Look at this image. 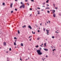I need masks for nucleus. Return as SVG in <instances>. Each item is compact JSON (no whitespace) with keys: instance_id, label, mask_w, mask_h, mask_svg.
I'll return each mask as SVG.
<instances>
[{"instance_id":"obj_1","label":"nucleus","mask_w":61,"mask_h":61,"mask_svg":"<svg viewBox=\"0 0 61 61\" xmlns=\"http://www.w3.org/2000/svg\"><path fill=\"white\" fill-rule=\"evenodd\" d=\"M37 52L38 53V54L39 55H41L42 54V53L41 52V51L40 50H38L37 51Z\"/></svg>"},{"instance_id":"obj_2","label":"nucleus","mask_w":61,"mask_h":61,"mask_svg":"<svg viewBox=\"0 0 61 61\" xmlns=\"http://www.w3.org/2000/svg\"><path fill=\"white\" fill-rule=\"evenodd\" d=\"M22 4L23 5L20 6V8H21L22 7L23 8H25V5H24V4H23V3Z\"/></svg>"},{"instance_id":"obj_3","label":"nucleus","mask_w":61,"mask_h":61,"mask_svg":"<svg viewBox=\"0 0 61 61\" xmlns=\"http://www.w3.org/2000/svg\"><path fill=\"white\" fill-rule=\"evenodd\" d=\"M46 31L47 32V35H48L49 34H48V33H49V32H49V31H50V30H47V29H46Z\"/></svg>"},{"instance_id":"obj_4","label":"nucleus","mask_w":61,"mask_h":61,"mask_svg":"<svg viewBox=\"0 0 61 61\" xmlns=\"http://www.w3.org/2000/svg\"><path fill=\"white\" fill-rule=\"evenodd\" d=\"M28 27L29 28H30V29H32V27L31 26L29 25L28 26Z\"/></svg>"},{"instance_id":"obj_5","label":"nucleus","mask_w":61,"mask_h":61,"mask_svg":"<svg viewBox=\"0 0 61 61\" xmlns=\"http://www.w3.org/2000/svg\"><path fill=\"white\" fill-rule=\"evenodd\" d=\"M43 49L44 50H45V51H48V49H46L44 48Z\"/></svg>"},{"instance_id":"obj_6","label":"nucleus","mask_w":61,"mask_h":61,"mask_svg":"<svg viewBox=\"0 0 61 61\" xmlns=\"http://www.w3.org/2000/svg\"><path fill=\"white\" fill-rule=\"evenodd\" d=\"M3 44L4 45V46H6V42H4L3 43Z\"/></svg>"},{"instance_id":"obj_7","label":"nucleus","mask_w":61,"mask_h":61,"mask_svg":"<svg viewBox=\"0 0 61 61\" xmlns=\"http://www.w3.org/2000/svg\"><path fill=\"white\" fill-rule=\"evenodd\" d=\"M10 6L11 8V7H12V6H13V4L12 3L11 4H10Z\"/></svg>"},{"instance_id":"obj_8","label":"nucleus","mask_w":61,"mask_h":61,"mask_svg":"<svg viewBox=\"0 0 61 61\" xmlns=\"http://www.w3.org/2000/svg\"><path fill=\"white\" fill-rule=\"evenodd\" d=\"M53 17H56V14H54L53 15Z\"/></svg>"},{"instance_id":"obj_9","label":"nucleus","mask_w":61,"mask_h":61,"mask_svg":"<svg viewBox=\"0 0 61 61\" xmlns=\"http://www.w3.org/2000/svg\"><path fill=\"white\" fill-rule=\"evenodd\" d=\"M53 12L54 13V14H55V10H53Z\"/></svg>"},{"instance_id":"obj_10","label":"nucleus","mask_w":61,"mask_h":61,"mask_svg":"<svg viewBox=\"0 0 61 61\" xmlns=\"http://www.w3.org/2000/svg\"><path fill=\"white\" fill-rule=\"evenodd\" d=\"M20 45H21V46H23V43H21Z\"/></svg>"},{"instance_id":"obj_11","label":"nucleus","mask_w":61,"mask_h":61,"mask_svg":"<svg viewBox=\"0 0 61 61\" xmlns=\"http://www.w3.org/2000/svg\"><path fill=\"white\" fill-rule=\"evenodd\" d=\"M2 5H3L5 6V3H3Z\"/></svg>"},{"instance_id":"obj_12","label":"nucleus","mask_w":61,"mask_h":61,"mask_svg":"<svg viewBox=\"0 0 61 61\" xmlns=\"http://www.w3.org/2000/svg\"><path fill=\"white\" fill-rule=\"evenodd\" d=\"M45 4H46V2H44V3H42V4H43V5H45Z\"/></svg>"},{"instance_id":"obj_13","label":"nucleus","mask_w":61,"mask_h":61,"mask_svg":"<svg viewBox=\"0 0 61 61\" xmlns=\"http://www.w3.org/2000/svg\"><path fill=\"white\" fill-rule=\"evenodd\" d=\"M46 9H50V8H49L48 7V8H46Z\"/></svg>"},{"instance_id":"obj_14","label":"nucleus","mask_w":61,"mask_h":61,"mask_svg":"<svg viewBox=\"0 0 61 61\" xmlns=\"http://www.w3.org/2000/svg\"><path fill=\"white\" fill-rule=\"evenodd\" d=\"M26 27L25 25H24V26H22L23 28H24V27Z\"/></svg>"},{"instance_id":"obj_15","label":"nucleus","mask_w":61,"mask_h":61,"mask_svg":"<svg viewBox=\"0 0 61 61\" xmlns=\"http://www.w3.org/2000/svg\"><path fill=\"white\" fill-rule=\"evenodd\" d=\"M9 58H7V61H9V60H8Z\"/></svg>"},{"instance_id":"obj_16","label":"nucleus","mask_w":61,"mask_h":61,"mask_svg":"<svg viewBox=\"0 0 61 61\" xmlns=\"http://www.w3.org/2000/svg\"><path fill=\"white\" fill-rule=\"evenodd\" d=\"M49 1V0H47V1H46V3H48Z\"/></svg>"},{"instance_id":"obj_17","label":"nucleus","mask_w":61,"mask_h":61,"mask_svg":"<svg viewBox=\"0 0 61 61\" xmlns=\"http://www.w3.org/2000/svg\"><path fill=\"white\" fill-rule=\"evenodd\" d=\"M43 30L44 31H45V30H46V29H45V28H43Z\"/></svg>"},{"instance_id":"obj_18","label":"nucleus","mask_w":61,"mask_h":61,"mask_svg":"<svg viewBox=\"0 0 61 61\" xmlns=\"http://www.w3.org/2000/svg\"><path fill=\"white\" fill-rule=\"evenodd\" d=\"M47 12L48 13H50V12L48 10L47 11Z\"/></svg>"},{"instance_id":"obj_19","label":"nucleus","mask_w":61,"mask_h":61,"mask_svg":"<svg viewBox=\"0 0 61 61\" xmlns=\"http://www.w3.org/2000/svg\"><path fill=\"white\" fill-rule=\"evenodd\" d=\"M14 45L15 46L16 45V43L15 42H14Z\"/></svg>"},{"instance_id":"obj_20","label":"nucleus","mask_w":61,"mask_h":61,"mask_svg":"<svg viewBox=\"0 0 61 61\" xmlns=\"http://www.w3.org/2000/svg\"><path fill=\"white\" fill-rule=\"evenodd\" d=\"M18 34H19V33H20V31H19V30H18Z\"/></svg>"},{"instance_id":"obj_21","label":"nucleus","mask_w":61,"mask_h":61,"mask_svg":"<svg viewBox=\"0 0 61 61\" xmlns=\"http://www.w3.org/2000/svg\"><path fill=\"white\" fill-rule=\"evenodd\" d=\"M36 48H37V47H38V46L37 45L36 46Z\"/></svg>"},{"instance_id":"obj_22","label":"nucleus","mask_w":61,"mask_h":61,"mask_svg":"<svg viewBox=\"0 0 61 61\" xmlns=\"http://www.w3.org/2000/svg\"><path fill=\"white\" fill-rule=\"evenodd\" d=\"M53 5H54V7H55V4H53Z\"/></svg>"},{"instance_id":"obj_23","label":"nucleus","mask_w":61,"mask_h":61,"mask_svg":"<svg viewBox=\"0 0 61 61\" xmlns=\"http://www.w3.org/2000/svg\"><path fill=\"white\" fill-rule=\"evenodd\" d=\"M15 10H16V11L17 10V9H15Z\"/></svg>"},{"instance_id":"obj_24","label":"nucleus","mask_w":61,"mask_h":61,"mask_svg":"<svg viewBox=\"0 0 61 61\" xmlns=\"http://www.w3.org/2000/svg\"><path fill=\"white\" fill-rule=\"evenodd\" d=\"M55 50H56V49H54L53 50V51H55Z\"/></svg>"},{"instance_id":"obj_25","label":"nucleus","mask_w":61,"mask_h":61,"mask_svg":"<svg viewBox=\"0 0 61 61\" xmlns=\"http://www.w3.org/2000/svg\"><path fill=\"white\" fill-rule=\"evenodd\" d=\"M9 50L10 51H11V48H10Z\"/></svg>"},{"instance_id":"obj_26","label":"nucleus","mask_w":61,"mask_h":61,"mask_svg":"<svg viewBox=\"0 0 61 61\" xmlns=\"http://www.w3.org/2000/svg\"><path fill=\"white\" fill-rule=\"evenodd\" d=\"M52 38H54L55 37H54V36H52Z\"/></svg>"},{"instance_id":"obj_27","label":"nucleus","mask_w":61,"mask_h":61,"mask_svg":"<svg viewBox=\"0 0 61 61\" xmlns=\"http://www.w3.org/2000/svg\"><path fill=\"white\" fill-rule=\"evenodd\" d=\"M14 39H16V38L15 37H14Z\"/></svg>"},{"instance_id":"obj_28","label":"nucleus","mask_w":61,"mask_h":61,"mask_svg":"<svg viewBox=\"0 0 61 61\" xmlns=\"http://www.w3.org/2000/svg\"><path fill=\"white\" fill-rule=\"evenodd\" d=\"M37 40H39L40 39V38H37Z\"/></svg>"},{"instance_id":"obj_29","label":"nucleus","mask_w":61,"mask_h":61,"mask_svg":"<svg viewBox=\"0 0 61 61\" xmlns=\"http://www.w3.org/2000/svg\"><path fill=\"white\" fill-rule=\"evenodd\" d=\"M13 13V11L12 10L11 11V13Z\"/></svg>"},{"instance_id":"obj_30","label":"nucleus","mask_w":61,"mask_h":61,"mask_svg":"<svg viewBox=\"0 0 61 61\" xmlns=\"http://www.w3.org/2000/svg\"><path fill=\"white\" fill-rule=\"evenodd\" d=\"M42 59L43 61H44L45 60L44 59H43V58H42Z\"/></svg>"},{"instance_id":"obj_31","label":"nucleus","mask_w":61,"mask_h":61,"mask_svg":"<svg viewBox=\"0 0 61 61\" xmlns=\"http://www.w3.org/2000/svg\"><path fill=\"white\" fill-rule=\"evenodd\" d=\"M44 45H45V46H46V43H45Z\"/></svg>"},{"instance_id":"obj_32","label":"nucleus","mask_w":61,"mask_h":61,"mask_svg":"<svg viewBox=\"0 0 61 61\" xmlns=\"http://www.w3.org/2000/svg\"><path fill=\"white\" fill-rule=\"evenodd\" d=\"M55 8L56 9H57V8L56 7Z\"/></svg>"},{"instance_id":"obj_33","label":"nucleus","mask_w":61,"mask_h":61,"mask_svg":"<svg viewBox=\"0 0 61 61\" xmlns=\"http://www.w3.org/2000/svg\"><path fill=\"white\" fill-rule=\"evenodd\" d=\"M57 36H59V35H57Z\"/></svg>"},{"instance_id":"obj_34","label":"nucleus","mask_w":61,"mask_h":61,"mask_svg":"<svg viewBox=\"0 0 61 61\" xmlns=\"http://www.w3.org/2000/svg\"><path fill=\"white\" fill-rule=\"evenodd\" d=\"M30 10H32V8H30Z\"/></svg>"},{"instance_id":"obj_35","label":"nucleus","mask_w":61,"mask_h":61,"mask_svg":"<svg viewBox=\"0 0 61 61\" xmlns=\"http://www.w3.org/2000/svg\"><path fill=\"white\" fill-rule=\"evenodd\" d=\"M37 14H40V12H38L37 13Z\"/></svg>"},{"instance_id":"obj_36","label":"nucleus","mask_w":61,"mask_h":61,"mask_svg":"<svg viewBox=\"0 0 61 61\" xmlns=\"http://www.w3.org/2000/svg\"><path fill=\"white\" fill-rule=\"evenodd\" d=\"M31 1L32 2H34V0H31Z\"/></svg>"},{"instance_id":"obj_37","label":"nucleus","mask_w":61,"mask_h":61,"mask_svg":"<svg viewBox=\"0 0 61 61\" xmlns=\"http://www.w3.org/2000/svg\"><path fill=\"white\" fill-rule=\"evenodd\" d=\"M20 4H23V2H21L20 3Z\"/></svg>"},{"instance_id":"obj_38","label":"nucleus","mask_w":61,"mask_h":61,"mask_svg":"<svg viewBox=\"0 0 61 61\" xmlns=\"http://www.w3.org/2000/svg\"><path fill=\"white\" fill-rule=\"evenodd\" d=\"M40 46H41V47H43V46L42 45H40Z\"/></svg>"},{"instance_id":"obj_39","label":"nucleus","mask_w":61,"mask_h":61,"mask_svg":"<svg viewBox=\"0 0 61 61\" xmlns=\"http://www.w3.org/2000/svg\"><path fill=\"white\" fill-rule=\"evenodd\" d=\"M27 5H29V4L28 3H27Z\"/></svg>"},{"instance_id":"obj_40","label":"nucleus","mask_w":61,"mask_h":61,"mask_svg":"<svg viewBox=\"0 0 61 61\" xmlns=\"http://www.w3.org/2000/svg\"><path fill=\"white\" fill-rule=\"evenodd\" d=\"M15 42H16V40L15 41Z\"/></svg>"},{"instance_id":"obj_41","label":"nucleus","mask_w":61,"mask_h":61,"mask_svg":"<svg viewBox=\"0 0 61 61\" xmlns=\"http://www.w3.org/2000/svg\"><path fill=\"white\" fill-rule=\"evenodd\" d=\"M20 60H21V61L22 60V59L21 58L20 59Z\"/></svg>"},{"instance_id":"obj_42","label":"nucleus","mask_w":61,"mask_h":61,"mask_svg":"<svg viewBox=\"0 0 61 61\" xmlns=\"http://www.w3.org/2000/svg\"><path fill=\"white\" fill-rule=\"evenodd\" d=\"M38 9H40V8H37Z\"/></svg>"},{"instance_id":"obj_43","label":"nucleus","mask_w":61,"mask_h":61,"mask_svg":"<svg viewBox=\"0 0 61 61\" xmlns=\"http://www.w3.org/2000/svg\"><path fill=\"white\" fill-rule=\"evenodd\" d=\"M59 15H60V16H61V14H59Z\"/></svg>"},{"instance_id":"obj_44","label":"nucleus","mask_w":61,"mask_h":61,"mask_svg":"<svg viewBox=\"0 0 61 61\" xmlns=\"http://www.w3.org/2000/svg\"><path fill=\"white\" fill-rule=\"evenodd\" d=\"M31 41V38L30 40V41Z\"/></svg>"},{"instance_id":"obj_45","label":"nucleus","mask_w":61,"mask_h":61,"mask_svg":"<svg viewBox=\"0 0 61 61\" xmlns=\"http://www.w3.org/2000/svg\"><path fill=\"white\" fill-rule=\"evenodd\" d=\"M33 34H35V32H34L33 33Z\"/></svg>"},{"instance_id":"obj_46","label":"nucleus","mask_w":61,"mask_h":61,"mask_svg":"<svg viewBox=\"0 0 61 61\" xmlns=\"http://www.w3.org/2000/svg\"><path fill=\"white\" fill-rule=\"evenodd\" d=\"M47 56H46V57H47Z\"/></svg>"},{"instance_id":"obj_47","label":"nucleus","mask_w":61,"mask_h":61,"mask_svg":"<svg viewBox=\"0 0 61 61\" xmlns=\"http://www.w3.org/2000/svg\"><path fill=\"white\" fill-rule=\"evenodd\" d=\"M42 25V24L41 23V24H40V25Z\"/></svg>"},{"instance_id":"obj_48","label":"nucleus","mask_w":61,"mask_h":61,"mask_svg":"<svg viewBox=\"0 0 61 61\" xmlns=\"http://www.w3.org/2000/svg\"><path fill=\"white\" fill-rule=\"evenodd\" d=\"M37 12H39V11L37 10Z\"/></svg>"},{"instance_id":"obj_49","label":"nucleus","mask_w":61,"mask_h":61,"mask_svg":"<svg viewBox=\"0 0 61 61\" xmlns=\"http://www.w3.org/2000/svg\"><path fill=\"white\" fill-rule=\"evenodd\" d=\"M38 32H39V30H38Z\"/></svg>"},{"instance_id":"obj_50","label":"nucleus","mask_w":61,"mask_h":61,"mask_svg":"<svg viewBox=\"0 0 61 61\" xmlns=\"http://www.w3.org/2000/svg\"><path fill=\"white\" fill-rule=\"evenodd\" d=\"M32 34H33V33H34V32H33V31H32Z\"/></svg>"},{"instance_id":"obj_51","label":"nucleus","mask_w":61,"mask_h":61,"mask_svg":"<svg viewBox=\"0 0 61 61\" xmlns=\"http://www.w3.org/2000/svg\"><path fill=\"white\" fill-rule=\"evenodd\" d=\"M30 37H31V36H30L29 37V38H30Z\"/></svg>"},{"instance_id":"obj_52","label":"nucleus","mask_w":61,"mask_h":61,"mask_svg":"<svg viewBox=\"0 0 61 61\" xmlns=\"http://www.w3.org/2000/svg\"><path fill=\"white\" fill-rule=\"evenodd\" d=\"M27 0H25V2H27Z\"/></svg>"},{"instance_id":"obj_53","label":"nucleus","mask_w":61,"mask_h":61,"mask_svg":"<svg viewBox=\"0 0 61 61\" xmlns=\"http://www.w3.org/2000/svg\"><path fill=\"white\" fill-rule=\"evenodd\" d=\"M42 7H45V6H43Z\"/></svg>"},{"instance_id":"obj_54","label":"nucleus","mask_w":61,"mask_h":61,"mask_svg":"<svg viewBox=\"0 0 61 61\" xmlns=\"http://www.w3.org/2000/svg\"><path fill=\"white\" fill-rule=\"evenodd\" d=\"M15 1H17V0H15Z\"/></svg>"},{"instance_id":"obj_55","label":"nucleus","mask_w":61,"mask_h":61,"mask_svg":"<svg viewBox=\"0 0 61 61\" xmlns=\"http://www.w3.org/2000/svg\"><path fill=\"white\" fill-rule=\"evenodd\" d=\"M41 11H43V9H42V10H41Z\"/></svg>"},{"instance_id":"obj_56","label":"nucleus","mask_w":61,"mask_h":61,"mask_svg":"<svg viewBox=\"0 0 61 61\" xmlns=\"http://www.w3.org/2000/svg\"><path fill=\"white\" fill-rule=\"evenodd\" d=\"M49 23H50V21H49Z\"/></svg>"},{"instance_id":"obj_57","label":"nucleus","mask_w":61,"mask_h":61,"mask_svg":"<svg viewBox=\"0 0 61 61\" xmlns=\"http://www.w3.org/2000/svg\"><path fill=\"white\" fill-rule=\"evenodd\" d=\"M47 5L48 6H49V5L47 4Z\"/></svg>"},{"instance_id":"obj_58","label":"nucleus","mask_w":61,"mask_h":61,"mask_svg":"<svg viewBox=\"0 0 61 61\" xmlns=\"http://www.w3.org/2000/svg\"><path fill=\"white\" fill-rule=\"evenodd\" d=\"M40 50L41 49V47L40 48Z\"/></svg>"},{"instance_id":"obj_59","label":"nucleus","mask_w":61,"mask_h":61,"mask_svg":"<svg viewBox=\"0 0 61 61\" xmlns=\"http://www.w3.org/2000/svg\"><path fill=\"white\" fill-rule=\"evenodd\" d=\"M30 16H31V14H30Z\"/></svg>"},{"instance_id":"obj_60","label":"nucleus","mask_w":61,"mask_h":61,"mask_svg":"<svg viewBox=\"0 0 61 61\" xmlns=\"http://www.w3.org/2000/svg\"><path fill=\"white\" fill-rule=\"evenodd\" d=\"M6 53H8V51H7L6 52Z\"/></svg>"},{"instance_id":"obj_61","label":"nucleus","mask_w":61,"mask_h":61,"mask_svg":"<svg viewBox=\"0 0 61 61\" xmlns=\"http://www.w3.org/2000/svg\"><path fill=\"white\" fill-rule=\"evenodd\" d=\"M48 22L47 21V24H48Z\"/></svg>"},{"instance_id":"obj_62","label":"nucleus","mask_w":61,"mask_h":61,"mask_svg":"<svg viewBox=\"0 0 61 61\" xmlns=\"http://www.w3.org/2000/svg\"><path fill=\"white\" fill-rule=\"evenodd\" d=\"M45 25H46V23H45Z\"/></svg>"},{"instance_id":"obj_63","label":"nucleus","mask_w":61,"mask_h":61,"mask_svg":"<svg viewBox=\"0 0 61 61\" xmlns=\"http://www.w3.org/2000/svg\"><path fill=\"white\" fill-rule=\"evenodd\" d=\"M42 45H43V43H42Z\"/></svg>"},{"instance_id":"obj_64","label":"nucleus","mask_w":61,"mask_h":61,"mask_svg":"<svg viewBox=\"0 0 61 61\" xmlns=\"http://www.w3.org/2000/svg\"><path fill=\"white\" fill-rule=\"evenodd\" d=\"M57 33H58V32H57Z\"/></svg>"}]
</instances>
